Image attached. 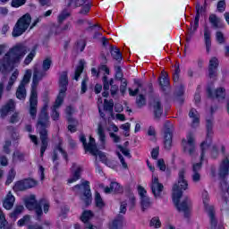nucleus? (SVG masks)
I'll list each match as a JSON object with an SVG mask.
<instances>
[{
  "label": "nucleus",
  "instance_id": "obj_1",
  "mask_svg": "<svg viewBox=\"0 0 229 229\" xmlns=\"http://www.w3.org/2000/svg\"><path fill=\"white\" fill-rule=\"evenodd\" d=\"M189 189V181H187V169L181 168L177 174V182L173 186V199L174 203L179 212H184L187 214L191 208V199L185 198L181 203L180 199L183 196V191Z\"/></svg>",
  "mask_w": 229,
  "mask_h": 229
},
{
  "label": "nucleus",
  "instance_id": "obj_2",
  "mask_svg": "<svg viewBox=\"0 0 229 229\" xmlns=\"http://www.w3.org/2000/svg\"><path fill=\"white\" fill-rule=\"evenodd\" d=\"M47 103H46L39 114L38 123H37V130L39 133V139L41 140V148H40V157H44V153H46V149H47V146L49 141L47 140V128L50 126L49 123V114H47Z\"/></svg>",
  "mask_w": 229,
  "mask_h": 229
},
{
  "label": "nucleus",
  "instance_id": "obj_3",
  "mask_svg": "<svg viewBox=\"0 0 229 229\" xmlns=\"http://www.w3.org/2000/svg\"><path fill=\"white\" fill-rule=\"evenodd\" d=\"M44 76H46V72L38 65L34 66L29 109L30 114L33 119L37 117V106L38 105L37 87H38V82L44 78Z\"/></svg>",
  "mask_w": 229,
  "mask_h": 229
},
{
  "label": "nucleus",
  "instance_id": "obj_4",
  "mask_svg": "<svg viewBox=\"0 0 229 229\" xmlns=\"http://www.w3.org/2000/svg\"><path fill=\"white\" fill-rule=\"evenodd\" d=\"M28 51V47L22 44H18L9 49V51L4 56V66L5 69L6 67L13 69V65L21 64V60L24 58Z\"/></svg>",
  "mask_w": 229,
  "mask_h": 229
},
{
  "label": "nucleus",
  "instance_id": "obj_5",
  "mask_svg": "<svg viewBox=\"0 0 229 229\" xmlns=\"http://www.w3.org/2000/svg\"><path fill=\"white\" fill-rule=\"evenodd\" d=\"M67 85H69L67 72H63L59 79V94L55 99L54 106L52 107L51 117L53 121H58V119H60V113H58V109L62 106V103H64L65 92H67Z\"/></svg>",
  "mask_w": 229,
  "mask_h": 229
},
{
  "label": "nucleus",
  "instance_id": "obj_6",
  "mask_svg": "<svg viewBox=\"0 0 229 229\" xmlns=\"http://www.w3.org/2000/svg\"><path fill=\"white\" fill-rule=\"evenodd\" d=\"M72 191L75 194H82L81 199L84 201L86 207L92 203V193L90 192V182L89 181H84L81 184L73 186Z\"/></svg>",
  "mask_w": 229,
  "mask_h": 229
},
{
  "label": "nucleus",
  "instance_id": "obj_7",
  "mask_svg": "<svg viewBox=\"0 0 229 229\" xmlns=\"http://www.w3.org/2000/svg\"><path fill=\"white\" fill-rule=\"evenodd\" d=\"M30 24H31V16L27 13L20 18L14 25L12 32L13 37H21V35L26 33V30L30 28Z\"/></svg>",
  "mask_w": 229,
  "mask_h": 229
},
{
  "label": "nucleus",
  "instance_id": "obj_8",
  "mask_svg": "<svg viewBox=\"0 0 229 229\" xmlns=\"http://www.w3.org/2000/svg\"><path fill=\"white\" fill-rule=\"evenodd\" d=\"M208 193L207 191L204 192L203 204L204 208L209 217L211 229H225L223 225H217V219L216 218V209H214V206L208 204Z\"/></svg>",
  "mask_w": 229,
  "mask_h": 229
},
{
  "label": "nucleus",
  "instance_id": "obj_9",
  "mask_svg": "<svg viewBox=\"0 0 229 229\" xmlns=\"http://www.w3.org/2000/svg\"><path fill=\"white\" fill-rule=\"evenodd\" d=\"M206 128H207V139L204 142L201 143V156L200 158L203 160L205 157V151L210 148V144H212V135H214V118H207L206 120Z\"/></svg>",
  "mask_w": 229,
  "mask_h": 229
},
{
  "label": "nucleus",
  "instance_id": "obj_10",
  "mask_svg": "<svg viewBox=\"0 0 229 229\" xmlns=\"http://www.w3.org/2000/svg\"><path fill=\"white\" fill-rule=\"evenodd\" d=\"M151 192L156 199H161L164 198V184L158 181V177L157 175H152V180L150 183Z\"/></svg>",
  "mask_w": 229,
  "mask_h": 229
},
{
  "label": "nucleus",
  "instance_id": "obj_11",
  "mask_svg": "<svg viewBox=\"0 0 229 229\" xmlns=\"http://www.w3.org/2000/svg\"><path fill=\"white\" fill-rule=\"evenodd\" d=\"M23 201L25 203L26 208L28 210H36V214L38 217H40L42 216V208L40 207V202L37 201V197L35 195H30L23 199Z\"/></svg>",
  "mask_w": 229,
  "mask_h": 229
},
{
  "label": "nucleus",
  "instance_id": "obj_12",
  "mask_svg": "<svg viewBox=\"0 0 229 229\" xmlns=\"http://www.w3.org/2000/svg\"><path fill=\"white\" fill-rule=\"evenodd\" d=\"M173 123L170 122L165 123V131H164V144L165 148L169 150L173 148Z\"/></svg>",
  "mask_w": 229,
  "mask_h": 229
},
{
  "label": "nucleus",
  "instance_id": "obj_13",
  "mask_svg": "<svg viewBox=\"0 0 229 229\" xmlns=\"http://www.w3.org/2000/svg\"><path fill=\"white\" fill-rule=\"evenodd\" d=\"M182 148L184 153H189L191 157L196 152V146L194 143V134L189 133L186 140H182Z\"/></svg>",
  "mask_w": 229,
  "mask_h": 229
},
{
  "label": "nucleus",
  "instance_id": "obj_14",
  "mask_svg": "<svg viewBox=\"0 0 229 229\" xmlns=\"http://www.w3.org/2000/svg\"><path fill=\"white\" fill-rule=\"evenodd\" d=\"M150 108L152 109L155 119L159 120L160 117H162V114H164V106H162L160 98H153L150 101Z\"/></svg>",
  "mask_w": 229,
  "mask_h": 229
},
{
  "label": "nucleus",
  "instance_id": "obj_15",
  "mask_svg": "<svg viewBox=\"0 0 229 229\" xmlns=\"http://www.w3.org/2000/svg\"><path fill=\"white\" fill-rule=\"evenodd\" d=\"M208 98L212 99H217V101H223L226 98V89L223 87H219L214 90L210 88H208Z\"/></svg>",
  "mask_w": 229,
  "mask_h": 229
},
{
  "label": "nucleus",
  "instance_id": "obj_16",
  "mask_svg": "<svg viewBox=\"0 0 229 229\" xmlns=\"http://www.w3.org/2000/svg\"><path fill=\"white\" fill-rule=\"evenodd\" d=\"M80 140L82 142L84 146L85 151H89V153H95L96 151V140L92 138V136L89 137V142L87 144V138H85V135L81 134L80 136Z\"/></svg>",
  "mask_w": 229,
  "mask_h": 229
},
{
  "label": "nucleus",
  "instance_id": "obj_17",
  "mask_svg": "<svg viewBox=\"0 0 229 229\" xmlns=\"http://www.w3.org/2000/svg\"><path fill=\"white\" fill-rule=\"evenodd\" d=\"M217 67H219V60L216 57H212L209 60L208 65V76L212 80L217 77Z\"/></svg>",
  "mask_w": 229,
  "mask_h": 229
},
{
  "label": "nucleus",
  "instance_id": "obj_18",
  "mask_svg": "<svg viewBox=\"0 0 229 229\" xmlns=\"http://www.w3.org/2000/svg\"><path fill=\"white\" fill-rule=\"evenodd\" d=\"M15 110V101L13 99H10L5 105H4L0 109V117L4 119L10 112H13Z\"/></svg>",
  "mask_w": 229,
  "mask_h": 229
},
{
  "label": "nucleus",
  "instance_id": "obj_19",
  "mask_svg": "<svg viewBox=\"0 0 229 229\" xmlns=\"http://www.w3.org/2000/svg\"><path fill=\"white\" fill-rule=\"evenodd\" d=\"M71 22L68 21L66 22L64 26H62V24L56 25V24H53L51 26V31L52 33H55V35H60V33H64L65 31H71Z\"/></svg>",
  "mask_w": 229,
  "mask_h": 229
},
{
  "label": "nucleus",
  "instance_id": "obj_20",
  "mask_svg": "<svg viewBox=\"0 0 229 229\" xmlns=\"http://www.w3.org/2000/svg\"><path fill=\"white\" fill-rule=\"evenodd\" d=\"M14 203L15 197L12 194V191H9L4 199L3 207L5 208V210H12V208H13Z\"/></svg>",
  "mask_w": 229,
  "mask_h": 229
},
{
  "label": "nucleus",
  "instance_id": "obj_21",
  "mask_svg": "<svg viewBox=\"0 0 229 229\" xmlns=\"http://www.w3.org/2000/svg\"><path fill=\"white\" fill-rule=\"evenodd\" d=\"M196 10H197V14H196L195 20H194L193 30L192 29L190 30V35H194V31H196V30H198V26H199V13H203V12H205V7H203L199 4H197Z\"/></svg>",
  "mask_w": 229,
  "mask_h": 229
},
{
  "label": "nucleus",
  "instance_id": "obj_22",
  "mask_svg": "<svg viewBox=\"0 0 229 229\" xmlns=\"http://www.w3.org/2000/svg\"><path fill=\"white\" fill-rule=\"evenodd\" d=\"M209 22L213 30H221L222 28H225V24H223V21H221V18L217 17V15L216 14H211L209 16Z\"/></svg>",
  "mask_w": 229,
  "mask_h": 229
},
{
  "label": "nucleus",
  "instance_id": "obj_23",
  "mask_svg": "<svg viewBox=\"0 0 229 229\" xmlns=\"http://www.w3.org/2000/svg\"><path fill=\"white\" fill-rule=\"evenodd\" d=\"M72 169L75 170L73 171L72 178L68 180V183H74V182H78V180L81 178V172L83 171V168L76 164H73Z\"/></svg>",
  "mask_w": 229,
  "mask_h": 229
},
{
  "label": "nucleus",
  "instance_id": "obj_24",
  "mask_svg": "<svg viewBox=\"0 0 229 229\" xmlns=\"http://www.w3.org/2000/svg\"><path fill=\"white\" fill-rule=\"evenodd\" d=\"M123 223H124V216L123 215H118L109 224V229H122Z\"/></svg>",
  "mask_w": 229,
  "mask_h": 229
},
{
  "label": "nucleus",
  "instance_id": "obj_25",
  "mask_svg": "<svg viewBox=\"0 0 229 229\" xmlns=\"http://www.w3.org/2000/svg\"><path fill=\"white\" fill-rule=\"evenodd\" d=\"M189 117L192 119V128H198L199 125V114L195 108H191L189 113Z\"/></svg>",
  "mask_w": 229,
  "mask_h": 229
},
{
  "label": "nucleus",
  "instance_id": "obj_26",
  "mask_svg": "<svg viewBox=\"0 0 229 229\" xmlns=\"http://www.w3.org/2000/svg\"><path fill=\"white\" fill-rule=\"evenodd\" d=\"M211 35H212V32L208 29V27L206 26L204 28V40H205L206 49L208 53L210 52V47L212 46V41L210 40Z\"/></svg>",
  "mask_w": 229,
  "mask_h": 229
},
{
  "label": "nucleus",
  "instance_id": "obj_27",
  "mask_svg": "<svg viewBox=\"0 0 229 229\" xmlns=\"http://www.w3.org/2000/svg\"><path fill=\"white\" fill-rule=\"evenodd\" d=\"M22 212H24V206L19 205L16 206L12 213H10L9 217L13 221H17V217H19Z\"/></svg>",
  "mask_w": 229,
  "mask_h": 229
},
{
  "label": "nucleus",
  "instance_id": "obj_28",
  "mask_svg": "<svg viewBox=\"0 0 229 229\" xmlns=\"http://www.w3.org/2000/svg\"><path fill=\"white\" fill-rule=\"evenodd\" d=\"M69 17H71V12L69 11V9L63 10L57 16L58 24H64V21H67Z\"/></svg>",
  "mask_w": 229,
  "mask_h": 229
},
{
  "label": "nucleus",
  "instance_id": "obj_29",
  "mask_svg": "<svg viewBox=\"0 0 229 229\" xmlns=\"http://www.w3.org/2000/svg\"><path fill=\"white\" fill-rule=\"evenodd\" d=\"M140 199L141 209L143 212L145 210H148V208H151V205H152L151 199H149L148 195L140 198Z\"/></svg>",
  "mask_w": 229,
  "mask_h": 229
},
{
  "label": "nucleus",
  "instance_id": "obj_30",
  "mask_svg": "<svg viewBox=\"0 0 229 229\" xmlns=\"http://www.w3.org/2000/svg\"><path fill=\"white\" fill-rule=\"evenodd\" d=\"M110 53L111 56L114 58V60H116V62H121V60H123V55L116 47H111Z\"/></svg>",
  "mask_w": 229,
  "mask_h": 229
},
{
  "label": "nucleus",
  "instance_id": "obj_31",
  "mask_svg": "<svg viewBox=\"0 0 229 229\" xmlns=\"http://www.w3.org/2000/svg\"><path fill=\"white\" fill-rule=\"evenodd\" d=\"M97 133L102 144V148H105V140L106 139V136L105 135V129H103V125L101 123H98Z\"/></svg>",
  "mask_w": 229,
  "mask_h": 229
},
{
  "label": "nucleus",
  "instance_id": "obj_32",
  "mask_svg": "<svg viewBox=\"0 0 229 229\" xmlns=\"http://www.w3.org/2000/svg\"><path fill=\"white\" fill-rule=\"evenodd\" d=\"M58 152L63 154V157L65 160H67V152L62 148V145L59 144V146L54 150L53 155V162H56L58 160Z\"/></svg>",
  "mask_w": 229,
  "mask_h": 229
},
{
  "label": "nucleus",
  "instance_id": "obj_33",
  "mask_svg": "<svg viewBox=\"0 0 229 229\" xmlns=\"http://www.w3.org/2000/svg\"><path fill=\"white\" fill-rule=\"evenodd\" d=\"M16 98L21 100L26 99V86L19 85L16 90Z\"/></svg>",
  "mask_w": 229,
  "mask_h": 229
},
{
  "label": "nucleus",
  "instance_id": "obj_34",
  "mask_svg": "<svg viewBox=\"0 0 229 229\" xmlns=\"http://www.w3.org/2000/svg\"><path fill=\"white\" fill-rule=\"evenodd\" d=\"M8 226H10V224H8L6 216L4 215V212H3V209L0 208V229H6Z\"/></svg>",
  "mask_w": 229,
  "mask_h": 229
},
{
  "label": "nucleus",
  "instance_id": "obj_35",
  "mask_svg": "<svg viewBox=\"0 0 229 229\" xmlns=\"http://www.w3.org/2000/svg\"><path fill=\"white\" fill-rule=\"evenodd\" d=\"M93 157H98L100 161L105 164L108 160V157H106V154L98 149V146H95V152L91 153Z\"/></svg>",
  "mask_w": 229,
  "mask_h": 229
},
{
  "label": "nucleus",
  "instance_id": "obj_36",
  "mask_svg": "<svg viewBox=\"0 0 229 229\" xmlns=\"http://www.w3.org/2000/svg\"><path fill=\"white\" fill-rule=\"evenodd\" d=\"M162 76L159 79V85L161 87H169V78H168V74L166 72H161Z\"/></svg>",
  "mask_w": 229,
  "mask_h": 229
},
{
  "label": "nucleus",
  "instance_id": "obj_37",
  "mask_svg": "<svg viewBox=\"0 0 229 229\" xmlns=\"http://www.w3.org/2000/svg\"><path fill=\"white\" fill-rule=\"evenodd\" d=\"M13 190L16 192L22 191H28L25 180L17 182L15 183V185L13 186Z\"/></svg>",
  "mask_w": 229,
  "mask_h": 229
},
{
  "label": "nucleus",
  "instance_id": "obj_38",
  "mask_svg": "<svg viewBox=\"0 0 229 229\" xmlns=\"http://www.w3.org/2000/svg\"><path fill=\"white\" fill-rule=\"evenodd\" d=\"M93 216L94 214L92 213V211L85 210L81 216V220L82 221V223H88L89 220L92 219Z\"/></svg>",
  "mask_w": 229,
  "mask_h": 229
},
{
  "label": "nucleus",
  "instance_id": "obj_39",
  "mask_svg": "<svg viewBox=\"0 0 229 229\" xmlns=\"http://www.w3.org/2000/svg\"><path fill=\"white\" fill-rule=\"evenodd\" d=\"M30 80H31V70H26L23 79L21 81L20 85L26 87V85L30 83Z\"/></svg>",
  "mask_w": 229,
  "mask_h": 229
},
{
  "label": "nucleus",
  "instance_id": "obj_40",
  "mask_svg": "<svg viewBox=\"0 0 229 229\" xmlns=\"http://www.w3.org/2000/svg\"><path fill=\"white\" fill-rule=\"evenodd\" d=\"M95 203H96V207H98V208H103V207H105V201H103V199L101 198V194H99V192L96 191L95 194Z\"/></svg>",
  "mask_w": 229,
  "mask_h": 229
},
{
  "label": "nucleus",
  "instance_id": "obj_41",
  "mask_svg": "<svg viewBox=\"0 0 229 229\" xmlns=\"http://www.w3.org/2000/svg\"><path fill=\"white\" fill-rule=\"evenodd\" d=\"M149 226H152L153 228H160L162 226V222H160V217L154 216L151 218Z\"/></svg>",
  "mask_w": 229,
  "mask_h": 229
},
{
  "label": "nucleus",
  "instance_id": "obj_42",
  "mask_svg": "<svg viewBox=\"0 0 229 229\" xmlns=\"http://www.w3.org/2000/svg\"><path fill=\"white\" fill-rule=\"evenodd\" d=\"M36 55H37V52L35 51V49L31 50L30 52V54L26 56V58L24 60V64L30 65V64H31V62H33V58H35Z\"/></svg>",
  "mask_w": 229,
  "mask_h": 229
},
{
  "label": "nucleus",
  "instance_id": "obj_43",
  "mask_svg": "<svg viewBox=\"0 0 229 229\" xmlns=\"http://www.w3.org/2000/svg\"><path fill=\"white\" fill-rule=\"evenodd\" d=\"M180 72H182L180 70V64H177L175 65V69L173 74V80L174 83H178V81H180Z\"/></svg>",
  "mask_w": 229,
  "mask_h": 229
},
{
  "label": "nucleus",
  "instance_id": "obj_44",
  "mask_svg": "<svg viewBox=\"0 0 229 229\" xmlns=\"http://www.w3.org/2000/svg\"><path fill=\"white\" fill-rule=\"evenodd\" d=\"M53 64V61H51L50 58H47L43 61V64H42V70L45 72H47V71L49 69H51V64Z\"/></svg>",
  "mask_w": 229,
  "mask_h": 229
},
{
  "label": "nucleus",
  "instance_id": "obj_45",
  "mask_svg": "<svg viewBox=\"0 0 229 229\" xmlns=\"http://www.w3.org/2000/svg\"><path fill=\"white\" fill-rule=\"evenodd\" d=\"M74 112V109L72 106H67L65 109V114L67 115V119L69 123H75L74 118H72V114Z\"/></svg>",
  "mask_w": 229,
  "mask_h": 229
},
{
  "label": "nucleus",
  "instance_id": "obj_46",
  "mask_svg": "<svg viewBox=\"0 0 229 229\" xmlns=\"http://www.w3.org/2000/svg\"><path fill=\"white\" fill-rule=\"evenodd\" d=\"M136 105L139 106V108H142V106H145L146 105V98L144 95H140L136 98Z\"/></svg>",
  "mask_w": 229,
  "mask_h": 229
},
{
  "label": "nucleus",
  "instance_id": "obj_47",
  "mask_svg": "<svg viewBox=\"0 0 229 229\" xmlns=\"http://www.w3.org/2000/svg\"><path fill=\"white\" fill-rule=\"evenodd\" d=\"M91 6H92L91 3H88V4H84V5H82V8L79 12V13L81 15H87L89 13V12H90Z\"/></svg>",
  "mask_w": 229,
  "mask_h": 229
},
{
  "label": "nucleus",
  "instance_id": "obj_48",
  "mask_svg": "<svg viewBox=\"0 0 229 229\" xmlns=\"http://www.w3.org/2000/svg\"><path fill=\"white\" fill-rule=\"evenodd\" d=\"M39 205L44 209L45 214H47L49 212V201L46 199H42L39 200Z\"/></svg>",
  "mask_w": 229,
  "mask_h": 229
},
{
  "label": "nucleus",
  "instance_id": "obj_49",
  "mask_svg": "<svg viewBox=\"0 0 229 229\" xmlns=\"http://www.w3.org/2000/svg\"><path fill=\"white\" fill-rule=\"evenodd\" d=\"M15 170L13 168H12L9 171L8 176H7V180L5 182L6 185H10V183H12V182H13V180L15 179Z\"/></svg>",
  "mask_w": 229,
  "mask_h": 229
},
{
  "label": "nucleus",
  "instance_id": "obj_50",
  "mask_svg": "<svg viewBox=\"0 0 229 229\" xmlns=\"http://www.w3.org/2000/svg\"><path fill=\"white\" fill-rule=\"evenodd\" d=\"M104 110H107V112H112L114 110V100H104Z\"/></svg>",
  "mask_w": 229,
  "mask_h": 229
},
{
  "label": "nucleus",
  "instance_id": "obj_51",
  "mask_svg": "<svg viewBox=\"0 0 229 229\" xmlns=\"http://www.w3.org/2000/svg\"><path fill=\"white\" fill-rule=\"evenodd\" d=\"M137 203V199L135 195H130L129 197V210H133L135 208V205Z\"/></svg>",
  "mask_w": 229,
  "mask_h": 229
},
{
  "label": "nucleus",
  "instance_id": "obj_52",
  "mask_svg": "<svg viewBox=\"0 0 229 229\" xmlns=\"http://www.w3.org/2000/svg\"><path fill=\"white\" fill-rule=\"evenodd\" d=\"M26 4V0H12L11 5L13 8H19Z\"/></svg>",
  "mask_w": 229,
  "mask_h": 229
},
{
  "label": "nucleus",
  "instance_id": "obj_53",
  "mask_svg": "<svg viewBox=\"0 0 229 229\" xmlns=\"http://www.w3.org/2000/svg\"><path fill=\"white\" fill-rule=\"evenodd\" d=\"M86 46H87V42L85 41V39H80L77 42V51H80L81 53H82Z\"/></svg>",
  "mask_w": 229,
  "mask_h": 229
},
{
  "label": "nucleus",
  "instance_id": "obj_54",
  "mask_svg": "<svg viewBox=\"0 0 229 229\" xmlns=\"http://www.w3.org/2000/svg\"><path fill=\"white\" fill-rule=\"evenodd\" d=\"M217 11L220 12V13H223L226 8V2L225 0H219L216 5Z\"/></svg>",
  "mask_w": 229,
  "mask_h": 229
},
{
  "label": "nucleus",
  "instance_id": "obj_55",
  "mask_svg": "<svg viewBox=\"0 0 229 229\" xmlns=\"http://www.w3.org/2000/svg\"><path fill=\"white\" fill-rule=\"evenodd\" d=\"M110 186L113 192H123V189L118 182H111Z\"/></svg>",
  "mask_w": 229,
  "mask_h": 229
},
{
  "label": "nucleus",
  "instance_id": "obj_56",
  "mask_svg": "<svg viewBox=\"0 0 229 229\" xmlns=\"http://www.w3.org/2000/svg\"><path fill=\"white\" fill-rule=\"evenodd\" d=\"M25 185L27 189H32V187H37V181L33 179H25Z\"/></svg>",
  "mask_w": 229,
  "mask_h": 229
},
{
  "label": "nucleus",
  "instance_id": "obj_57",
  "mask_svg": "<svg viewBox=\"0 0 229 229\" xmlns=\"http://www.w3.org/2000/svg\"><path fill=\"white\" fill-rule=\"evenodd\" d=\"M118 149L124 155V157H128V158H131V154H130V149L123 148L121 145H117Z\"/></svg>",
  "mask_w": 229,
  "mask_h": 229
},
{
  "label": "nucleus",
  "instance_id": "obj_58",
  "mask_svg": "<svg viewBox=\"0 0 229 229\" xmlns=\"http://www.w3.org/2000/svg\"><path fill=\"white\" fill-rule=\"evenodd\" d=\"M30 216H24L21 219L18 221V226H24V225H28L30 223Z\"/></svg>",
  "mask_w": 229,
  "mask_h": 229
},
{
  "label": "nucleus",
  "instance_id": "obj_59",
  "mask_svg": "<svg viewBox=\"0 0 229 229\" xmlns=\"http://www.w3.org/2000/svg\"><path fill=\"white\" fill-rule=\"evenodd\" d=\"M81 72H83V65H79L75 71V75L73 80H76V81H78V80H80V76H81Z\"/></svg>",
  "mask_w": 229,
  "mask_h": 229
},
{
  "label": "nucleus",
  "instance_id": "obj_60",
  "mask_svg": "<svg viewBox=\"0 0 229 229\" xmlns=\"http://www.w3.org/2000/svg\"><path fill=\"white\" fill-rule=\"evenodd\" d=\"M116 155L122 164V167H123V169H128V164L126 163V161L124 160V157H123L121 155V152L116 151Z\"/></svg>",
  "mask_w": 229,
  "mask_h": 229
},
{
  "label": "nucleus",
  "instance_id": "obj_61",
  "mask_svg": "<svg viewBox=\"0 0 229 229\" xmlns=\"http://www.w3.org/2000/svg\"><path fill=\"white\" fill-rule=\"evenodd\" d=\"M216 38L218 44H225V34L221 31L216 33Z\"/></svg>",
  "mask_w": 229,
  "mask_h": 229
},
{
  "label": "nucleus",
  "instance_id": "obj_62",
  "mask_svg": "<svg viewBox=\"0 0 229 229\" xmlns=\"http://www.w3.org/2000/svg\"><path fill=\"white\" fill-rule=\"evenodd\" d=\"M13 160H20V162H22V160H24V153L21 151H15L13 153Z\"/></svg>",
  "mask_w": 229,
  "mask_h": 229
},
{
  "label": "nucleus",
  "instance_id": "obj_63",
  "mask_svg": "<svg viewBox=\"0 0 229 229\" xmlns=\"http://www.w3.org/2000/svg\"><path fill=\"white\" fill-rule=\"evenodd\" d=\"M210 151L212 158H217V157L219 156V149L217 148V146L213 145Z\"/></svg>",
  "mask_w": 229,
  "mask_h": 229
},
{
  "label": "nucleus",
  "instance_id": "obj_64",
  "mask_svg": "<svg viewBox=\"0 0 229 229\" xmlns=\"http://www.w3.org/2000/svg\"><path fill=\"white\" fill-rule=\"evenodd\" d=\"M128 207V202L126 201H122L121 204H120V216L121 214H123L124 216V214H126V210H127V208Z\"/></svg>",
  "mask_w": 229,
  "mask_h": 229
}]
</instances>
